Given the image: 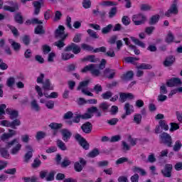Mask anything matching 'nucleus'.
Here are the masks:
<instances>
[{
	"instance_id": "obj_1",
	"label": "nucleus",
	"mask_w": 182,
	"mask_h": 182,
	"mask_svg": "<svg viewBox=\"0 0 182 182\" xmlns=\"http://www.w3.org/2000/svg\"><path fill=\"white\" fill-rule=\"evenodd\" d=\"M54 35L55 39H58V41L54 43V46H57L58 49L65 48L66 46V44H65V41H66V38H68V34L65 33V26H59L55 30Z\"/></svg>"
},
{
	"instance_id": "obj_2",
	"label": "nucleus",
	"mask_w": 182,
	"mask_h": 182,
	"mask_svg": "<svg viewBox=\"0 0 182 182\" xmlns=\"http://www.w3.org/2000/svg\"><path fill=\"white\" fill-rule=\"evenodd\" d=\"M95 66H96L95 64H90L82 69L81 72L86 73L90 71L93 76H100V70L95 69Z\"/></svg>"
},
{
	"instance_id": "obj_3",
	"label": "nucleus",
	"mask_w": 182,
	"mask_h": 182,
	"mask_svg": "<svg viewBox=\"0 0 182 182\" xmlns=\"http://www.w3.org/2000/svg\"><path fill=\"white\" fill-rule=\"evenodd\" d=\"M178 1L173 0L168 10L165 13V16L170 18L171 15H177L178 14V6H177Z\"/></svg>"
},
{
	"instance_id": "obj_4",
	"label": "nucleus",
	"mask_w": 182,
	"mask_h": 182,
	"mask_svg": "<svg viewBox=\"0 0 182 182\" xmlns=\"http://www.w3.org/2000/svg\"><path fill=\"white\" fill-rule=\"evenodd\" d=\"M161 139V143L163 144H166L168 147H171V144H173V139H171V136L167 134L166 132H163L159 135Z\"/></svg>"
},
{
	"instance_id": "obj_5",
	"label": "nucleus",
	"mask_w": 182,
	"mask_h": 182,
	"mask_svg": "<svg viewBox=\"0 0 182 182\" xmlns=\"http://www.w3.org/2000/svg\"><path fill=\"white\" fill-rule=\"evenodd\" d=\"M146 21H147L146 16L141 14L134 15L132 16V22H134V25L136 26L143 25Z\"/></svg>"
},
{
	"instance_id": "obj_6",
	"label": "nucleus",
	"mask_w": 182,
	"mask_h": 182,
	"mask_svg": "<svg viewBox=\"0 0 182 182\" xmlns=\"http://www.w3.org/2000/svg\"><path fill=\"white\" fill-rule=\"evenodd\" d=\"M65 52H70L73 50V53L75 55H77L78 53H80V50L82 49L80 48V46H77L75 43H71L70 45H68L67 47L64 49Z\"/></svg>"
},
{
	"instance_id": "obj_7",
	"label": "nucleus",
	"mask_w": 182,
	"mask_h": 182,
	"mask_svg": "<svg viewBox=\"0 0 182 182\" xmlns=\"http://www.w3.org/2000/svg\"><path fill=\"white\" fill-rule=\"evenodd\" d=\"M75 139L80 143V146H82L85 150H89L90 145L87 143V141H86V139L83 138L81 134H77L75 135Z\"/></svg>"
},
{
	"instance_id": "obj_8",
	"label": "nucleus",
	"mask_w": 182,
	"mask_h": 182,
	"mask_svg": "<svg viewBox=\"0 0 182 182\" xmlns=\"http://www.w3.org/2000/svg\"><path fill=\"white\" fill-rule=\"evenodd\" d=\"M171 171H173L172 164H166L164 168L161 171V174L164 177L170 178L171 177Z\"/></svg>"
},
{
	"instance_id": "obj_9",
	"label": "nucleus",
	"mask_w": 182,
	"mask_h": 182,
	"mask_svg": "<svg viewBox=\"0 0 182 182\" xmlns=\"http://www.w3.org/2000/svg\"><path fill=\"white\" fill-rule=\"evenodd\" d=\"M182 82L180 78L172 77L166 82V86L168 87H174V86H181Z\"/></svg>"
},
{
	"instance_id": "obj_10",
	"label": "nucleus",
	"mask_w": 182,
	"mask_h": 182,
	"mask_svg": "<svg viewBox=\"0 0 182 182\" xmlns=\"http://www.w3.org/2000/svg\"><path fill=\"white\" fill-rule=\"evenodd\" d=\"M60 133L63 141H65V143H67V141H69V140H70V138L72 137V132H70V130L68 129H63L60 130Z\"/></svg>"
},
{
	"instance_id": "obj_11",
	"label": "nucleus",
	"mask_w": 182,
	"mask_h": 182,
	"mask_svg": "<svg viewBox=\"0 0 182 182\" xmlns=\"http://www.w3.org/2000/svg\"><path fill=\"white\" fill-rule=\"evenodd\" d=\"M103 75L107 79H114L116 76V71L110 68H105L103 71Z\"/></svg>"
},
{
	"instance_id": "obj_12",
	"label": "nucleus",
	"mask_w": 182,
	"mask_h": 182,
	"mask_svg": "<svg viewBox=\"0 0 182 182\" xmlns=\"http://www.w3.org/2000/svg\"><path fill=\"white\" fill-rule=\"evenodd\" d=\"M81 129L84 133L89 134L92 133V129H93V125H92V123H90V122H87L82 125Z\"/></svg>"
},
{
	"instance_id": "obj_13",
	"label": "nucleus",
	"mask_w": 182,
	"mask_h": 182,
	"mask_svg": "<svg viewBox=\"0 0 182 182\" xmlns=\"http://www.w3.org/2000/svg\"><path fill=\"white\" fill-rule=\"evenodd\" d=\"M6 113H7V114H9V119H11V120H15L18 119V116H19L18 111L11 110L9 108H7L6 109Z\"/></svg>"
},
{
	"instance_id": "obj_14",
	"label": "nucleus",
	"mask_w": 182,
	"mask_h": 182,
	"mask_svg": "<svg viewBox=\"0 0 182 182\" xmlns=\"http://www.w3.org/2000/svg\"><path fill=\"white\" fill-rule=\"evenodd\" d=\"M134 76V73L133 71H128L121 76V79L125 82H129V80H132V79H133Z\"/></svg>"
},
{
	"instance_id": "obj_15",
	"label": "nucleus",
	"mask_w": 182,
	"mask_h": 182,
	"mask_svg": "<svg viewBox=\"0 0 182 182\" xmlns=\"http://www.w3.org/2000/svg\"><path fill=\"white\" fill-rule=\"evenodd\" d=\"M43 89V90H53V86H52V84L50 83V80L46 79L43 83H42Z\"/></svg>"
},
{
	"instance_id": "obj_16",
	"label": "nucleus",
	"mask_w": 182,
	"mask_h": 182,
	"mask_svg": "<svg viewBox=\"0 0 182 182\" xmlns=\"http://www.w3.org/2000/svg\"><path fill=\"white\" fill-rule=\"evenodd\" d=\"M36 90L39 96V97H42L43 96H45V97H47V99H50V95L48 94V92H42V88L39 87L38 85L36 86Z\"/></svg>"
},
{
	"instance_id": "obj_17",
	"label": "nucleus",
	"mask_w": 182,
	"mask_h": 182,
	"mask_svg": "<svg viewBox=\"0 0 182 182\" xmlns=\"http://www.w3.org/2000/svg\"><path fill=\"white\" fill-rule=\"evenodd\" d=\"M175 60H176V58H174V56L169 55L166 58L165 61L164 62V66H166V67L171 66V65L174 63Z\"/></svg>"
},
{
	"instance_id": "obj_18",
	"label": "nucleus",
	"mask_w": 182,
	"mask_h": 182,
	"mask_svg": "<svg viewBox=\"0 0 182 182\" xmlns=\"http://www.w3.org/2000/svg\"><path fill=\"white\" fill-rule=\"evenodd\" d=\"M48 127L51 129V130H59L63 127V124L62 123H57V122H51Z\"/></svg>"
},
{
	"instance_id": "obj_19",
	"label": "nucleus",
	"mask_w": 182,
	"mask_h": 182,
	"mask_svg": "<svg viewBox=\"0 0 182 182\" xmlns=\"http://www.w3.org/2000/svg\"><path fill=\"white\" fill-rule=\"evenodd\" d=\"M9 43H11L14 50H15L16 52L21 50V44L19 43H16L15 41L12 39H9Z\"/></svg>"
},
{
	"instance_id": "obj_20",
	"label": "nucleus",
	"mask_w": 182,
	"mask_h": 182,
	"mask_svg": "<svg viewBox=\"0 0 182 182\" xmlns=\"http://www.w3.org/2000/svg\"><path fill=\"white\" fill-rule=\"evenodd\" d=\"M46 32V31H45V29L43 28V26L42 25L37 26L34 30V33L36 35H45Z\"/></svg>"
},
{
	"instance_id": "obj_21",
	"label": "nucleus",
	"mask_w": 182,
	"mask_h": 182,
	"mask_svg": "<svg viewBox=\"0 0 182 182\" xmlns=\"http://www.w3.org/2000/svg\"><path fill=\"white\" fill-rule=\"evenodd\" d=\"M56 145H57V147H58V149H60V150H62L63 151L68 150V147L66 146V144H65V142H63V141L60 139H58L56 141Z\"/></svg>"
},
{
	"instance_id": "obj_22",
	"label": "nucleus",
	"mask_w": 182,
	"mask_h": 182,
	"mask_svg": "<svg viewBox=\"0 0 182 182\" xmlns=\"http://www.w3.org/2000/svg\"><path fill=\"white\" fill-rule=\"evenodd\" d=\"M83 60L91 62L92 63H97V62H99V58H97L95 55H87Z\"/></svg>"
},
{
	"instance_id": "obj_23",
	"label": "nucleus",
	"mask_w": 182,
	"mask_h": 182,
	"mask_svg": "<svg viewBox=\"0 0 182 182\" xmlns=\"http://www.w3.org/2000/svg\"><path fill=\"white\" fill-rule=\"evenodd\" d=\"M124 109L126 111V114L130 115V114H132V113L133 112V105H130V103H129V102H127L124 105Z\"/></svg>"
},
{
	"instance_id": "obj_24",
	"label": "nucleus",
	"mask_w": 182,
	"mask_h": 182,
	"mask_svg": "<svg viewBox=\"0 0 182 182\" xmlns=\"http://www.w3.org/2000/svg\"><path fill=\"white\" fill-rule=\"evenodd\" d=\"M14 20L17 23L22 25V23H23V16H22V13H17L14 16Z\"/></svg>"
},
{
	"instance_id": "obj_25",
	"label": "nucleus",
	"mask_w": 182,
	"mask_h": 182,
	"mask_svg": "<svg viewBox=\"0 0 182 182\" xmlns=\"http://www.w3.org/2000/svg\"><path fill=\"white\" fill-rule=\"evenodd\" d=\"M100 5L102 6H116L118 4L116 1H102Z\"/></svg>"
},
{
	"instance_id": "obj_26",
	"label": "nucleus",
	"mask_w": 182,
	"mask_h": 182,
	"mask_svg": "<svg viewBox=\"0 0 182 182\" xmlns=\"http://www.w3.org/2000/svg\"><path fill=\"white\" fill-rule=\"evenodd\" d=\"M165 42L168 44L173 43V42H174V35H173V33H171V31H168L165 38Z\"/></svg>"
},
{
	"instance_id": "obj_27",
	"label": "nucleus",
	"mask_w": 182,
	"mask_h": 182,
	"mask_svg": "<svg viewBox=\"0 0 182 182\" xmlns=\"http://www.w3.org/2000/svg\"><path fill=\"white\" fill-rule=\"evenodd\" d=\"M159 20H160V15L156 14L151 17L149 23V25H156Z\"/></svg>"
},
{
	"instance_id": "obj_28",
	"label": "nucleus",
	"mask_w": 182,
	"mask_h": 182,
	"mask_svg": "<svg viewBox=\"0 0 182 182\" xmlns=\"http://www.w3.org/2000/svg\"><path fill=\"white\" fill-rule=\"evenodd\" d=\"M130 39L132 41V42H134V43H135L138 46H140L141 48H146V44L142 41H140L139 38H136L134 37H130Z\"/></svg>"
},
{
	"instance_id": "obj_29",
	"label": "nucleus",
	"mask_w": 182,
	"mask_h": 182,
	"mask_svg": "<svg viewBox=\"0 0 182 182\" xmlns=\"http://www.w3.org/2000/svg\"><path fill=\"white\" fill-rule=\"evenodd\" d=\"M99 154H100V151H99V149H97V148H95L87 154V157L94 159V157H97Z\"/></svg>"
},
{
	"instance_id": "obj_30",
	"label": "nucleus",
	"mask_w": 182,
	"mask_h": 182,
	"mask_svg": "<svg viewBox=\"0 0 182 182\" xmlns=\"http://www.w3.org/2000/svg\"><path fill=\"white\" fill-rule=\"evenodd\" d=\"M0 155L3 159H9V151L6 148H0Z\"/></svg>"
},
{
	"instance_id": "obj_31",
	"label": "nucleus",
	"mask_w": 182,
	"mask_h": 182,
	"mask_svg": "<svg viewBox=\"0 0 182 182\" xmlns=\"http://www.w3.org/2000/svg\"><path fill=\"white\" fill-rule=\"evenodd\" d=\"M136 68L138 70H140L141 69L144 70H147L151 69L152 67H151V65L150 64L141 63V65H137Z\"/></svg>"
},
{
	"instance_id": "obj_32",
	"label": "nucleus",
	"mask_w": 182,
	"mask_h": 182,
	"mask_svg": "<svg viewBox=\"0 0 182 182\" xmlns=\"http://www.w3.org/2000/svg\"><path fill=\"white\" fill-rule=\"evenodd\" d=\"M7 26L13 33L14 36H15V38H18V36H19V31H18V28L11 25H8Z\"/></svg>"
},
{
	"instance_id": "obj_33",
	"label": "nucleus",
	"mask_w": 182,
	"mask_h": 182,
	"mask_svg": "<svg viewBox=\"0 0 182 182\" xmlns=\"http://www.w3.org/2000/svg\"><path fill=\"white\" fill-rule=\"evenodd\" d=\"M4 11H9V12H15L19 9V6H18V4H16L13 7H11L9 6H4Z\"/></svg>"
},
{
	"instance_id": "obj_34",
	"label": "nucleus",
	"mask_w": 182,
	"mask_h": 182,
	"mask_svg": "<svg viewBox=\"0 0 182 182\" xmlns=\"http://www.w3.org/2000/svg\"><path fill=\"white\" fill-rule=\"evenodd\" d=\"M99 107L100 109H101L102 112H104V113H106V112L109 110V107H110V105H109V103L107 102H102L100 105Z\"/></svg>"
},
{
	"instance_id": "obj_35",
	"label": "nucleus",
	"mask_w": 182,
	"mask_h": 182,
	"mask_svg": "<svg viewBox=\"0 0 182 182\" xmlns=\"http://www.w3.org/2000/svg\"><path fill=\"white\" fill-rule=\"evenodd\" d=\"M134 173H140L141 176H146L147 172L146 171L140 167L134 166L133 168Z\"/></svg>"
},
{
	"instance_id": "obj_36",
	"label": "nucleus",
	"mask_w": 182,
	"mask_h": 182,
	"mask_svg": "<svg viewBox=\"0 0 182 182\" xmlns=\"http://www.w3.org/2000/svg\"><path fill=\"white\" fill-rule=\"evenodd\" d=\"M112 29H113V25L109 24L108 26L104 27L102 29V33H103L104 35L109 33V32H112Z\"/></svg>"
},
{
	"instance_id": "obj_37",
	"label": "nucleus",
	"mask_w": 182,
	"mask_h": 182,
	"mask_svg": "<svg viewBox=\"0 0 182 182\" xmlns=\"http://www.w3.org/2000/svg\"><path fill=\"white\" fill-rule=\"evenodd\" d=\"M31 105L33 110H35L36 112H39V110H41V107H39V105H38L36 100H33L31 102Z\"/></svg>"
},
{
	"instance_id": "obj_38",
	"label": "nucleus",
	"mask_w": 182,
	"mask_h": 182,
	"mask_svg": "<svg viewBox=\"0 0 182 182\" xmlns=\"http://www.w3.org/2000/svg\"><path fill=\"white\" fill-rule=\"evenodd\" d=\"M18 126H21V120L18 119H14L11 122V129H16Z\"/></svg>"
},
{
	"instance_id": "obj_39",
	"label": "nucleus",
	"mask_w": 182,
	"mask_h": 182,
	"mask_svg": "<svg viewBox=\"0 0 182 182\" xmlns=\"http://www.w3.org/2000/svg\"><path fill=\"white\" fill-rule=\"evenodd\" d=\"M70 164H72V161H70L68 157H65L61 163V167L65 168L68 167V166H70Z\"/></svg>"
},
{
	"instance_id": "obj_40",
	"label": "nucleus",
	"mask_w": 182,
	"mask_h": 182,
	"mask_svg": "<svg viewBox=\"0 0 182 182\" xmlns=\"http://www.w3.org/2000/svg\"><path fill=\"white\" fill-rule=\"evenodd\" d=\"M102 99H104L105 100H107L109 99H110V97H112V96H113V92L111 91H107L106 92L102 94Z\"/></svg>"
},
{
	"instance_id": "obj_41",
	"label": "nucleus",
	"mask_w": 182,
	"mask_h": 182,
	"mask_svg": "<svg viewBox=\"0 0 182 182\" xmlns=\"http://www.w3.org/2000/svg\"><path fill=\"white\" fill-rule=\"evenodd\" d=\"M33 156V154L31 151H27L24 155V163H29L31 158Z\"/></svg>"
},
{
	"instance_id": "obj_42",
	"label": "nucleus",
	"mask_w": 182,
	"mask_h": 182,
	"mask_svg": "<svg viewBox=\"0 0 182 182\" xmlns=\"http://www.w3.org/2000/svg\"><path fill=\"white\" fill-rule=\"evenodd\" d=\"M45 137H46V133L42 131L38 132L36 136V140H42V139H45Z\"/></svg>"
},
{
	"instance_id": "obj_43",
	"label": "nucleus",
	"mask_w": 182,
	"mask_h": 182,
	"mask_svg": "<svg viewBox=\"0 0 182 182\" xmlns=\"http://www.w3.org/2000/svg\"><path fill=\"white\" fill-rule=\"evenodd\" d=\"M88 35L90 36V38H93V39H99L98 35L95 32V31L92 29H88L87 31Z\"/></svg>"
},
{
	"instance_id": "obj_44",
	"label": "nucleus",
	"mask_w": 182,
	"mask_h": 182,
	"mask_svg": "<svg viewBox=\"0 0 182 182\" xmlns=\"http://www.w3.org/2000/svg\"><path fill=\"white\" fill-rule=\"evenodd\" d=\"M92 13L94 14V15L95 16H97L98 15H100V16H101V18H105V16H106V11H99V9L92 10Z\"/></svg>"
},
{
	"instance_id": "obj_45",
	"label": "nucleus",
	"mask_w": 182,
	"mask_h": 182,
	"mask_svg": "<svg viewBox=\"0 0 182 182\" xmlns=\"http://www.w3.org/2000/svg\"><path fill=\"white\" fill-rule=\"evenodd\" d=\"M141 114H136L134 116V123H136V124H140V123H141Z\"/></svg>"
},
{
	"instance_id": "obj_46",
	"label": "nucleus",
	"mask_w": 182,
	"mask_h": 182,
	"mask_svg": "<svg viewBox=\"0 0 182 182\" xmlns=\"http://www.w3.org/2000/svg\"><path fill=\"white\" fill-rule=\"evenodd\" d=\"M83 166H82L80 164V163L79 162H75L74 164V168L75 170V171H77V173H80V171H82V170H83Z\"/></svg>"
},
{
	"instance_id": "obj_47",
	"label": "nucleus",
	"mask_w": 182,
	"mask_h": 182,
	"mask_svg": "<svg viewBox=\"0 0 182 182\" xmlns=\"http://www.w3.org/2000/svg\"><path fill=\"white\" fill-rule=\"evenodd\" d=\"M81 48L82 49H83V50H88V52H92V50H95V48L93 47L86 43H82L81 45Z\"/></svg>"
},
{
	"instance_id": "obj_48",
	"label": "nucleus",
	"mask_w": 182,
	"mask_h": 182,
	"mask_svg": "<svg viewBox=\"0 0 182 182\" xmlns=\"http://www.w3.org/2000/svg\"><path fill=\"white\" fill-rule=\"evenodd\" d=\"M117 14V7H112L109 12V18H113L114 16H116V14Z\"/></svg>"
},
{
	"instance_id": "obj_49",
	"label": "nucleus",
	"mask_w": 182,
	"mask_h": 182,
	"mask_svg": "<svg viewBox=\"0 0 182 182\" xmlns=\"http://www.w3.org/2000/svg\"><path fill=\"white\" fill-rule=\"evenodd\" d=\"M6 85L8 87H12V86L15 85V78L14 77H10L9 78H8L6 81Z\"/></svg>"
},
{
	"instance_id": "obj_50",
	"label": "nucleus",
	"mask_w": 182,
	"mask_h": 182,
	"mask_svg": "<svg viewBox=\"0 0 182 182\" xmlns=\"http://www.w3.org/2000/svg\"><path fill=\"white\" fill-rule=\"evenodd\" d=\"M42 164V162L39 160V159L36 158L34 159L33 163L31 164L33 168H38Z\"/></svg>"
},
{
	"instance_id": "obj_51",
	"label": "nucleus",
	"mask_w": 182,
	"mask_h": 182,
	"mask_svg": "<svg viewBox=\"0 0 182 182\" xmlns=\"http://www.w3.org/2000/svg\"><path fill=\"white\" fill-rule=\"evenodd\" d=\"M82 6L85 9H89V8L92 6V1H90V0H83Z\"/></svg>"
},
{
	"instance_id": "obj_52",
	"label": "nucleus",
	"mask_w": 182,
	"mask_h": 182,
	"mask_svg": "<svg viewBox=\"0 0 182 182\" xmlns=\"http://www.w3.org/2000/svg\"><path fill=\"white\" fill-rule=\"evenodd\" d=\"M22 41H23V43H24V45H26V46H28L29 45V43H31V37L28 35H25L22 38Z\"/></svg>"
},
{
	"instance_id": "obj_53",
	"label": "nucleus",
	"mask_w": 182,
	"mask_h": 182,
	"mask_svg": "<svg viewBox=\"0 0 182 182\" xmlns=\"http://www.w3.org/2000/svg\"><path fill=\"white\" fill-rule=\"evenodd\" d=\"M63 60H68L72 58H75V55L69 53H62L61 55Z\"/></svg>"
},
{
	"instance_id": "obj_54",
	"label": "nucleus",
	"mask_w": 182,
	"mask_h": 182,
	"mask_svg": "<svg viewBox=\"0 0 182 182\" xmlns=\"http://www.w3.org/2000/svg\"><path fill=\"white\" fill-rule=\"evenodd\" d=\"M106 63H107V61L105 58H102L98 66L100 70H103V69L106 68Z\"/></svg>"
},
{
	"instance_id": "obj_55",
	"label": "nucleus",
	"mask_w": 182,
	"mask_h": 182,
	"mask_svg": "<svg viewBox=\"0 0 182 182\" xmlns=\"http://www.w3.org/2000/svg\"><path fill=\"white\" fill-rule=\"evenodd\" d=\"M22 145L21 144H17L15 147L11 149V154H17V153L21 150Z\"/></svg>"
},
{
	"instance_id": "obj_56",
	"label": "nucleus",
	"mask_w": 182,
	"mask_h": 182,
	"mask_svg": "<svg viewBox=\"0 0 182 182\" xmlns=\"http://www.w3.org/2000/svg\"><path fill=\"white\" fill-rule=\"evenodd\" d=\"M122 22L125 26L130 25V18L127 16H124L122 19Z\"/></svg>"
},
{
	"instance_id": "obj_57",
	"label": "nucleus",
	"mask_w": 182,
	"mask_h": 182,
	"mask_svg": "<svg viewBox=\"0 0 182 182\" xmlns=\"http://www.w3.org/2000/svg\"><path fill=\"white\" fill-rule=\"evenodd\" d=\"M82 41V34L80 33H77L74 36L73 39V42H75V43H79Z\"/></svg>"
},
{
	"instance_id": "obj_58",
	"label": "nucleus",
	"mask_w": 182,
	"mask_h": 182,
	"mask_svg": "<svg viewBox=\"0 0 182 182\" xmlns=\"http://www.w3.org/2000/svg\"><path fill=\"white\" fill-rule=\"evenodd\" d=\"M159 126L161 127V129H164V130H168V125L166 124V120H160Z\"/></svg>"
},
{
	"instance_id": "obj_59",
	"label": "nucleus",
	"mask_w": 182,
	"mask_h": 182,
	"mask_svg": "<svg viewBox=\"0 0 182 182\" xmlns=\"http://www.w3.org/2000/svg\"><path fill=\"white\" fill-rule=\"evenodd\" d=\"M178 129H180V126L178 125V124L176 122L171 123L170 132H175V130H178Z\"/></svg>"
},
{
	"instance_id": "obj_60",
	"label": "nucleus",
	"mask_w": 182,
	"mask_h": 182,
	"mask_svg": "<svg viewBox=\"0 0 182 182\" xmlns=\"http://www.w3.org/2000/svg\"><path fill=\"white\" fill-rule=\"evenodd\" d=\"M140 9L141 11H150L151 9V6L147 4H141Z\"/></svg>"
},
{
	"instance_id": "obj_61",
	"label": "nucleus",
	"mask_w": 182,
	"mask_h": 182,
	"mask_svg": "<svg viewBox=\"0 0 182 182\" xmlns=\"http://www.w3.org/2000/svg\"><path fill=\"white\" fill-rule=\"evenodd\" d=\"M127 100L126 92H119V102L121 103H124Z\"/></svg>"
},
{
	"instance_id": "obj_62",
	"label": "nucleus",
	"mask_w": 182,
	"mask_h": 182,
	"mask_svg": "<svg viewBox=\"0 0 182 182\" xmlns=\"http://www.w3.org/2000/svg\"><path fill=\"white\" fill-rule=\"evenodd\" d=\"M89 82H90L89 80L80 82L79 84V86L77 88V90H80V89H82V87H86V86H87V85H89Z\"/></svg>"
},
{
	"instance_id": "obj_63",
	"label": "nucleus",
	"mask_w": 182,
	"mask_h": 182,
	"mask_svg": "<svg viewBox=\"0 0 182 182\" xmlns=\"http://www.w3.org/2000/svg\"><path fill=\"white\" fill-rule=\"evenodd\" d=\"M181 142L180 141H176L175 145L173 146V151H178L181 149Z\"/></svg>"
},
{
	"instance_id": "obj_64",
	"label": "nucleus",
	"mask_w": 182,
	"mask_h": 182,
	"mask_svg": "<svg viewBox=\"0 0 182 182\" xmlns=\"http://www.w3.org/2000/svg\"><path fill=\"white\" fill-rule=\"evenodd\" d=\"M23 180H24L25 182H36L38 178L35 176L31 177H23Z\"/></svg>"
}]
</instances>
